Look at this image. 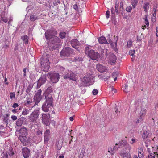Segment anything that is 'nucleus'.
Listing matches in <instances>:
<instances>
[{
    "instance_id": "1",
    "label": "nucleus",
    "mask_w": 158,
    "mask_h": 158,
    "mask_svg": "<svg viewBox=\"0 0 158 158\" xmlns=\"http://www.w3.org/2000/svg\"><path fill=\"white\" fill-rule=\"evenodd\" d=\"M45 101L43 104L42 110L45 112L49 111V108L53 106V98L52 97L45 96Z\"/></svg>"
},
{
    "instance_id": "46",
    "label": "nucleus",
    "mask_w": 158,
    "mask_h": 158,
    "mask_svg": "<svg viewBox=\"0 0 158 158\" xmlns=\"http://www.w3.org/2000/svg\"><path fill=\"white\" fill-rule=\"evenodd\" d=\"M118 74V73L117 72H114L112 74V77L114 78L115 77H117V74Z\"/></svg>"
},
{
    "instance_id": "47",
    "label": "nucleus",
    "mask_w": 158,
    "mask_h": 158,
    "mask_svg": "<svg viewBox=\"0 0 158 158\" xmlns=\"http://www.w3.org/2000/svg\"><path fill=\"white\" fill-rule=\"evenodd\" d=\"M110 12L109 10H107L106 13V16L107 19H108L110 17Z\"/></svg>"
},
{
    "instance_id": "64",
    "label": "nucleus",
    "mask_w": 158,
    "mask_h": 158,
    "mask_svg": "<svg viewBox=\"0 0 158 158\" xmlns=\"http://www.w3.org/2000/svg\"><path fill=\"white\" fill-rule=\"evenodd\" d=\"M155 108L156 109H158V103L156 105Z\"/></svg>"
},
{
    "instance_id": "36",
    "label": "nucleus",
    "mask_w": 158,
    "mask_h": 158,
    "mask_svg": "<svg viewBox=\"0 0 158 158\" xmlns=\"http://www.w3.org/2000/svg\"><path fill=\"white\" fill-rule=\"evenodd\" d=\"M26 102L28 104L31 103L32 102V99L31 98L30 96L29 97H27L26 98Z\"/></svg>"
},
{
    "instance_id": "56",
    "label": "nucleus",
    "mask_w": 158,
    "mask_h": 158,
    "mask_svg": "<svg viewBox=\"0 0 158 158\" xmlns=\"http://www.w3.org/2000/svg\"><path fill=\"white\" fill-rule=\"evenodd\" d=\"M131 141L132 142H131V143L132 144L135 143L136 142V140L134 139H131Z\"/></svg>"
},
{
    "instance_id": "11",
    "label": "nucleus",
    "mask_w": 158,
    "mask_h": 158,
    "mask_svg": "<svg viewBox=\"0 0 158 158\" xmlns=\"http://www.w3.org/2000/svg\"><path fill=\"white\" fill-rule=\"evenodd\" d=\"M74 74L71 71L68 70L65 75L64 76V79L69 78L70 79L73 80V81H76V79L74 77Z\"/></svg>"
},
{
    "instance_id": "38",
    "label": "nucleus",
    "mask_w": 158,
    "mask_h": 158,
    "mask_svg": "<svg viewBox=\"0 0 158 158\" xmlns=\"http://www.w3.org/2000/svg\"><path fill=\"white\" fill-rule=\"evenodd\" d=\"M126 11L128 12H130L132 10V7L131 6H127L126 8Z\"/></svg>"
},
{
    "instance_id": "59",
    "label": "nucleus",
    "mask_w": 158,
    "mask_h": 158,
    "mask_svg": "<svg viewBox=\"0 0 158 158\" xmlns=\"http://www.w3.org/2000/svg\"><path fill=\"white\" fill-rule=\"evenodd\" d=\"M141 28H142V29H143V30H144V29H145V28H146V25H143V26H142V27H141Z\"/></svg>"
},
{
    "instance_id": "48",
    "label": "nucleus",
    "mask_w": 158,
    "mask_h": 158,
    "mask_svg": "<svg viewBox=\"0 0 158 158\" xmlns=\"http://www.w3.org/2000/svg\"><path fill=\"white\" fill-rule=\"evenodd\" d=\"M2 156L3 158H8V155L6 153L3 152L2 154Z\"/></svg>"
},
{
    "instance_id": "29",
    "label": "nucleus",
    "mask_w": 158,
    "mask_h": 158,
    "mask_svg": "<svg viewBox=\"0 0 158 158\" xmlns=\"http://www.w3.org/2000/svg\"><path fill=\"white\" fill-rule=\"evenodd\" d=\"M60 41V40L59 38L57 36H55L53 39L52 43H59Z\"/></svg>"
},
{
    "instance_id": "44",
    "label": "nucleus",
    "mask_w": 158,
    "mask_h": 158,
    "mask_svg": "<svg viewBox=\"0 0 158 158\" xmlns=\"http://www.w3.org/2000/svg\"><path fill=\"white\" fill-rule=\"evenodd\" d=\"M29 111L26 110H24L22 112V114L23 115H26L28 114Z\"/></svg>"
},
{
    "instance_id": "49",
    "label": "nucleus",
    "mask_w": 158,
    "mask_h": 158,
    "mask_svg": "<svg viewBox=\"0 0 158 158\" xmlns=\"http://www.w3.org/2000/svg\"><path fill=\"white\" fill-rule=\"evenodd\" d=\"M73 8L76 11L78 10V6L76 4H74L73 6Z\"/></svg>"
},
{
    "instance_id": "10",
    "label": "nucleus",
    "mask_w": 158,
    "mask_h": 158,
    "mask_svg": "<svg viewBox=\"0 0 158 158\" xmlns=\"http://www.w3.org/2000/svg\"><path fill=\"white\" fill-rule=\"evenodd\" d=\"M47 76L46 75H43L41 76L37 81V88H40L42 85L45 84L46 81Z\"/></svg>"
},
{
    "instance_id": "17",
    "label": "nucleus",
    "mask_w": 158,
    "mask_h": 158,
    "mask_svg": "<svg viewBox=\"0 0 158 158\" xmlns=\"http://www.w3.org/2000/svg\"><path fill=\"white\" fill-rule=\"evenodd\" d=\"M97 68L98 70L100 72H103L106 70V68L105 66L99 64H97Z\"/></svg>"
},
{
    "instance_id": "7",
    "label": "nucleus",
    "mask_w": 158,
    "mask_h": 158,
    "mask_svg": "<svg viewBox=\"0 0 158 158\" xmlns=\"http://www.w3.org/2000/svg\"><path fill=\"white\" fill-rule=\"evenodd\" d=\"M73 53V51L71 48L67 47L63 48L60 52V55L62 57L69 56Z\"/></svg>"
},
{
    "instance_id": "52",
    "label": "nucleus",
    "mask_w": 158,
    "mask_h": 158,
    "mask_svg": "<svg viewBox=\"0 0 158 158\" xmlns=\"http://www.w3.org/2000/svg\"><path fill=\"white\" fill-rule=\"evenodd\" d=\"M18 106H19V105L17 103H14L12 105V107L13 108H15L16 107H17Z\"/></svg>"
},
{
    "instance_id": "40",
    "label": "nucleus",
    "mask_w": 158,
    "mask_h": 158,
    "mask_svg": "<svg viewBox=\"0 0 158 158\" xmlns=\"http://www.w3.org/2000/svg\"><path fill=\"white\" fill-rule=\"evenodd\" d=\"M10 97L11 99L15 98V95L14 92L10 93Z\"/></svg>"
},
{
    "instance_id": "60",
    "label": "nucleus",
    "mask_w": 158,
    "mask_h": 158,
    "mask_svg": "<svg viewBox=\"0 0 158 158\" xmlns=\"http://www.w3.org/2000/svg\"><path fill=\"white\" fill-rule=\"evenodd\" d=\"M69 119L71 121H73L74 120V119L73 117H71L69 118Z\"/></svg>"
},
{
    "instance_id": "57",
    "label": "nucleus",
    "mask_w": 158,
    "mask_h": 158,
    "mask_svg": "<svg viewBox=\"0 0 158 158\" xmlns=\"http://www.w3.org/2000/svg\"><path fill=\"white\" fill-rule=\"evenodd\" d=\"M156 36L158 37V27H156Z\"/></svg>"
},
{
    "instance_id": "25",
    "label": "nucleus",
    "mask_w": 158,
    "mask_h": 158,
    "mask_svg": "<svg viewBox=\"0 0 158 158\" xmlns=\"http://www.w3.org/2000/svg\"><path fill=\"white\" fill-rule=\"evenodd\" d=\"M143 152L142 149H140L139 151L138 156L139 158H143Z\"/></svg>"
},
{
    "instance_id": "58",
    "label": "nucleus",
    "mask_w": 158,
    "mask_h": 158,
    "mask_svg": "<svg viewBox=\"0 0 158 158\" xmlns=\"http://www.w3.org/2000/svg\"><path fill=\"white\" fill-rule=\"evenodd\" d=\"M156 8H157V5L154 6V8H153V11H154V12H156Z\"/></svg>"
},
{
    "instance_id": "41",
    "label": "nucleus",
    "mask_w": 158,
    "mask_h": 158,
    "mask_svg": "<svg viewBox=\"0 0 158 158\" xmlns=\"http://www.w3.org/2000/svg\"><path fill=\"white\" fill-rule=\"evenodd\" d=\"M111 16L112 17H114L115 15V11L114 9L112 8L111 9Z\"/></svg>"
},
{
    "instance_id": "33",
    "label": "nucleus",
    "mask_w": 158,
    "mask_h": 158,
    "mask_svg": "<svg viewBox=\"0 0 158 158\" xmlns=\"http://www.w3.org/2000/svg\"><path fill=\"white\" fill-rule=\"evenodd\" d=\"M16 124L17 126H20L23 124V121L21 119H19L16 122Z\"/></svg>"
},
{
    "instance_id": "13",
    "label": "nucleus",
    "mask_w": 158,
    "mask_h": 158,
    "mask_svg": "<svg viewBox=\"0 0 158 158\" xmlns=\"http://www.w3.org/2000/svg\"><path fill=\"white\" fill-rule=\"evenodd\" d=\"M121 156L123 158H131V155L130 153H128V151L126 150H123L119 153Z\"/></svg>"
},
{
    "instance_id": "21",
    "label": "nucleus",
    "mask_w": 158,
    "mask_h": 158,
    "mask_svg": "<svg viewBox=\"0 0 158 158\" xmlns=\"http://www.w3.org/2000/svg\"><path fill=\"white\" fill-rule=\"evenodd\" d=\"M155 157L158 158V149L156 152H153V153H150L148 156V158H155Z\"/></svg>"
},
{
    "instance_id": "20",
    "label": "nucleus",
    "mask_w": 158,
    "mask_h": 158,
    "mask_svg": "<svg viewBox=\"0 0 158 158\" xmlns=\"http://www.w3.org/2000/svg\"><path fill=\"white\" fill-rule=\"evenodd\" d=\"M19 132L21 135L26 136L27 134L28 131L26 128H22L20 129Z\"/></svg>"
},
{
    "instance_id": "55",
    "label": "nucleus",
    "mask_w": 158,
    "mask_h": 158,
    "mask_svg": "<svg viewBox=\"0 0 158 158\" xmlns=\"http://www.w3.org/2000/svg\"><path fill=\"white\" fill-rule=\"evenodd\" d=\"M114 40L115 41V44L116 45L117 42V41H118L117 36H116L115 37V36H114Z\"/></svg>"
},
{
    "instance_id": "51",
    "label": "nucleus",
    "mask_w": 158,
    "mask_h": 158,
    "mask_svg": "<svg viewBox=\"0 0 158 158\" xmlns=\"http://www.w3.org/2000/svg\"><path fill=\"white\" fill-rule=\"evenodd\" d=\"M11 118L13 121H15L17 119V117L16 116L12 115L11 116Z\"/></svg>"
},
{
    "instance_id": "32",
    "label": "nucleus",
    "mask_w": 158,
    "mask_h": 158,
    "mask_svg": "<svg viewBox=\"0 0 158 158\" xmlns=\"http://www.w3.org/2000/svg\"><path fill=\"white\" fill-rule=\"evenodd\" d=\"M83 79V82L85 83H88L90 81V78L89 77L85 76L84 77Z\"/></svg>"
},
{
    "instance_id": "28",
    "label": "nucleus",
    "mask_w": 158,
    "mask_h": 158,
    "mask_svg": "<svg viewBox=\"0 0 158 158\" xmlns=\"http://www.w3.org/2000/svg\"><path fill=\"white\" fill-rule=\"evenodd\" d=\"M138 0H131V3L132 6V7L134 8L137 4Z\"/></svg>"
},
{
    "instance_id": "14",
    "label": "nucleus",
    "mask_w": 158,
    "mask_h": 158,
    "mask_svg": "<svg viewBox=\"0 0 158 158\" xmlns=\"http://www.w3.org/2000/svg\"><path fill=\"white\" fill-rule=\"evenodd\" d=\"M50 136V131L49 129H47L44 133V139L45 143H47L49 140Z\"/></svg>"
},
{
    "instance_id": "6",
    "label": "nucleus",
    "mask_w": 158,
    "mask_h": 158,
    "mask_svg": "<svg viewBox=\"0 0 158 158\" xmlns=\"http://www.w3.org/2000/svg\"><path fill=\"white\" fill-rule=\"evenodd\" d=\"M85 53L88 54V56L93 60H96L100 57V55L98 53L95 52L93 50L89 51L86 50Z\"/></svg>"
},
{
    "instance_id": "62",
    "label": "nucleus",
    "mask_w": 158,
    "mask_h": 158,
    "mask_svg": "<svg viewBox=\"0 0 158 158\" xmlns=\"http://www.w3.org/2000/svg\"><path fill=\"white\" fill-rule=\"evenodd\" d=\"M109 43L111 44V45H113V42L111 40H110L109 42Z\"/></svg>"
},
{
    "instance_id": "34",
    "label": "nucleus",
    "mask_w": 158,
    "mask_h": 158,
    "mask_svg": "<svg viewBox=\"0 0 158 158\" xmlns=\"http://www.w3.org/2000/svg\"><path fill=\"white\" fill-rule=\"evenodd\" d=\"M156 13L154 12L152 15V22H154L156 21Z\"/></svg>"
},
{
    "instance_id": "45",
    "label": "nucleus",
    "mask_w": 158,
    "mask_h": 158,
    "mask_svg": "<svg viewBox=\"0 0 158 158\" xmlns=\"http://www.w3.org/2000/svg\"><path fill=\"white\" fill-rule=\"evenodd\" d=\"M1 20L5 23H6L8 21V19L6 18L2 17Z\"/></svg>"
},
{
    "instance_id": "31",
    "label": "nucleus",
    "mask_w": 158,
    "mask_h": 158,
    "mask_svg": "<svg viewBox=\"0 0 158 158\" xmlns=\"http://www.w3.org/2000/svg\"><path fill=\"white\" fill-rule=\"evenodd\" d=\"M148 135L149 133L147 131H144L142 136V138L143 139H146L148 137Z\"/></svg>"
},
{
    "instance_id": "30",
    "label": "nucleus",
    "mask_w": 158,
    "mask_h": 158,
    "mask_svg": "<svg viewBox=\"0 0 158 158\" xmlns=\"http://www.w3.org/2000/svg\"><path fill=\"white\" fill-rule=\"evenodd\" d=\"M66 35V33L64 32H61L59 33V36L62 39L65 38Z\"/></svg>"
},
{
    "instance_id": "18",
    "label": "nucleus",
    "mask_w": 158,
    "mask_h": 158,
    "mask_svg": "<svg viewBox=\"0 0 158 158\" xmlns=\"http://www.w3.org/2000/svg\"><path fill=\"white\" fill-rule=\"evenodd\" d=\"M30 152L28 149L24 148L23 150V153L24 158H28L29 156Z\"/></svg>"
},
{
    "instance_id": "15",
    "label": "nucleus",
    "mask_w": 158,
    "mask_h": 158,
    "mask_svg": "<svg viewBox=\"0 0 158 158\" xmlns=\"http://www.w3.org/2000/svg\"><path fill=\"white\" fill-rule=\"evenodd\" d=\"M71 44L72 46L76 49H78L79 48L78 46L79 44V42L77 39L72 40L71 41Z\"/></svg>"
},
{
    "instance_id": "53",
    "label": "nucleus",
    "mask_w": 158,
    "mask_h": 158,
    "mask_svg": "<svg viewBox=\"0 0 158 158\" xmlns=\"http://www.w3.org/2000/svg\"><path fill=\"white\" fill-rule=\"evenodd\" d=\"M60 0H55V3L56 5H58V4H60Z\"/></svg>"
},
{
    "instance_id": "50",
    "label": "nucleus",
    "mask_w": 158,
    "mask_h": 158,
    "mask_svg": "<svg viewBox=\"0 0 158 158\" xmlns=\"http://www.w3.org/2000/svg\"><path fill=\"white\" fill-rule=\"evenodd\" d=\"M42 134V131L40 130H38L37 132V135H38L41 136Z\"/></svg>"
},
{
    "instance_id": "8",
    "label": "nucleus",
    "mask_w": 158,
    "mask_h": 158,
    "mask_svg": "<svg viewBox=\"0 0 158 158\" xmlns=\"http://www.w3.org/2000/svg\"><path fill=\"white\" fill-rule=\"evenodd\" d=\"M42 91L41 89H40L38 90L37 92L35 94L34 99L35 101V103L34 105V106L37 105L42 99V96L41 95Z\"/></svg>"
},
{
    "instance_id": "4",
    "label": "nucleus",
    "mask_w": 158,
    "mask_h": 158,
    "mask_svg": "<svg viewBox=\"0 0 158 158\" xmlns=\"http://www.w3.org/2000/svg\"><path fill=\"white\" fill-rule=\"evenodd\" d=\"M57 32L56 30L54 28H51L47 30L45 32V37L48 40H50L56 35Z\"/></svg>"
},
{
    "instance_id": "63",
    "label": "nucleus",
    "mask_w": 158,
    "mask_h": 158,
    "mask_svg": "<svg viewBox=\"0 0 158 158\" xmlns=\"http://www.w3.org/2000/svg\"><path fill=\"white\" fill-rule=\"evenodd\" d=\"M64 158V156L63 155L59 156V158Z\"/></svg>"
},
{
    "instance_id": "22",
    "label": "nucleus",
    "mask_w": 158,
    "mask_h": 158,
    "mask_svg": "<svg viewBox=\"0 0 158 158\" xmlns=\"http://www.w3.org/2000/svg\"><path fill=\"white\" fill-rule=\"evenodd\" d=\"M146 110L145 109H142L140 112V119H143L146 114Z\"/></svg>"
},
{
    "instance_id": "35",
    "label": "nucleus",
    "mask_w": 158,
    "mask_h": 158,
    "mask_svg": "<svg viewBox=\"0 0 158 158\" xmlns=\"http://www.w3.org/2000/svg\"><path fill=\"white\" fill-rule=\"evenodd\" d=\"M37 17L35 16L31 15L30 16V19L31 21L33 22L37 19Z\"/></svg>"
},
{
    "instance_id": "12",
    "label": "nucleus",
    "mask_w": 158,
    "mask_h": 158,
    "mask_svg": "<svg viewBox=\"0 0 158 158\" xmlns=\"http://www.w3.org/2000/svg\"><path fill=\"white\" fill-rule=\"evenodd\" d=\"M116 56L113 53L110 54L108 60V63L110 64H114L116 62Z\"/></svg>"
},
{
    "instance_id": "23",
    "label": "nucleus",
    "mask_w": 158,
    "mask_h": 158,
    "mask_svg": "<svg viewBox=\"0 0 158 158\" xmlns=\"http://www.w3.org/2000/svg\"><path fill=\"white\" fill-rule=\"evenodd\" d=\"M115 11L116 14H118V7L119 6V3L118 1H117L115 2Z\"/></svg>"
},
{
    "instance_id": "5",
    "label": "nucleus",
    "mask_w": 158,
    "mask_h": 158,
    "mask_svg": "<svg viewBox=\"0 0 158 158\" xmlns=\"http://www.w3.org/2000/svg\"><path fill=\"white\" fill-rule=\"evenodd\" d=\"M47 76L48 77H50L51 81L52 83H54L57 82L59 78V74L56 73H49Z\"/></svg>"
},
{
    "instance_id": "54",
    "label": "nucleus",
    "mask_w": 158,
    "mask_h": 158,
    "mask_svg": "<svg viewBox=\"0 0 158 158\" xmlns=\"http://www.w3.org/2000/svg\"><path fill=\"white\" fill-rule=\"evenodd\" d=\"M129 146H130V145L128 144H126L125 145V148L126 149L125 150H127V149L129 148Z\"/></svg>"
},
{
    "instance_id": "24",
    "label": "nucleus",
    "mask_w": 158,
    "mask_h": 158,
    "mask_svg": "<svg viewBox=\"0 0 158 158\" xmlns=\"http://www.w3.org/2000/svg\"><path fill=\"white\" fill-rule=\"evenodd\" d=\"M21 39L24 41L25 44H28V38L27 36L24 35L21 37Z\"/></svg>"
},
{
    "instance_id": "9",
    "label": "nucleus",
    "mask_w": 158,
    "mask_h": 158,
    "mask_svg": "<svg viewBox=\"0 0 158 158\" xmlns=\"http://www.w3.org/2000/svg\"><path fill=\"white\" fill-rule=\"evenodd\" d=\"M50 115L49 113H43L42 114L41 120L43 124L47 125L49 122Z\"/></svg>"
},
{
    "instance_id": "39",
    "label": "nucleus",
    "mask_w": 158,
    "mask_h": 158,
    "mask_svg": "<svg viewBox=\"0 0 158 158\" xmlns=\"http://www.w3.org/2000/svg\"><path fill=\"white\" fill-rule=\"evenodd\" d=\"M132 42L131 40H129L127 42V46L128 48H130L132 46Z\"/></svg>"
},
{
    "instance_id": "27",
    "label": "nucleus",
    "mask_w": 158,
    "mask_h": 158,
    "mask_svg": "<svg viewBox=\"0 0 158 158\" xmlns=\"http://www.w3.org/2000/svg\"><path fill=\"white\" fill-rule=\"evenodd\" d=\"M26 137L25 136H19L18 138L22 143H24L26 140Z\"/></svg>"
},
{
    "instance_id": "3",
    "label": "nucleus",
    "mask_w": 158,
    "mask_h": 158,
    "mask_svg": "<svg viewBox=\"0 0 158 158\" xmlns=\"http://www.w3.org/2000/svg\"><path fill=\"white\" fill-rule=\"evenodd\" d=\"M40 114L39 110H34L29 116V121L32 123H33L35 122L36 123V121L39 118Z\"/></svg>"
},
{
    "instance_id": "19",
    "label": "nucleus",
    "mask_w": 158,
    "mask_h": 158,
    "mask_svg": "<svg viewBox=\"0 0 158 158\" xmlns=\"http://www.w3.org/2000/svg\"><path fill=\"white\" fill-rule=\"evenodd\" d=\"M98 41L100 44H108L109 43L107 42L106 38L103 36L99 37L98 39Z\"/></svg>"
},
{
    "instance_id": "42",
    "label": "nucleus",
    "mask_w": 158,
    "mask_h": 158,
    "mask_svg": "<svg viewBox=\"0 0 158 158\" xmlns=\"http://www.w3.org/2000/svg\"><path fill=\"white\" fill-rule=\"evenodd\" d=\"M135 53V51L134 50H130L129 52V54L131 56H133Z\"/></svg>"
},
{
    "instance_id": "61",
    "label": "nucleus",
    "mask_w": 158,
    "mask_h": 158,
    "mask_svg": "<svg viewBox=\"0 0 158 158\" xmlns=\"http://www.w3.org/2000/svg\"><path fill=\"white\" fill-rule=\"evenodd\" d=\"M127 149H128L129 150V153L130 152L131 150V147L130 146H129V148H128Z\"/></svg>"
},
{
    "instance_id": "37",
    "label": "nucleus",
    "mask_w": 158,
    "mask_h": 158,
    "mask_svg": "<svg viewBox=\"0 0 158 158\" xmlns=\"http://www.w3.org/2000/svg\"><path fill=\"white\" fill-rule=\"evenodd\" d=\"M143 19H144V23L147 26H148L149 25V23L148 20L147 19V15H145V18H143Z\"/></svg>"
},
{
    "instance_id": "2",
    "label": "nucleus",
    "mask_w": 158,
    "mask_h": 158,
    "mask_svg": "<svg viewBox=\"0 0 158 158\" xmlns=\"http://www.w3.org/2000/svg\"><path fill=\"white\" fill-rule=\"evenodd\" d=\"M50 63L48 59L42 57L40 59V64L41 69L45 72H48L50 68Z\"/></svg>"
},
{
    "instance_id": "43",
    "label": "nucleus",
    "mask_w": 158,
    "mask_h": 158,
    "mask_svg": "<svg viewBox=\"0 0 158 158\" xmlns=\"http://www.w3.org/2000/svg\"><path fill=\"white\" fill-rule=\"evenodd\" d=\"M98 93V91L96 89H94L92 91V93L94 95H96Z\"/></svg>"
},
{
    "instance_id": "26",
    "label": "nucleus",
    "mask_w": 158,
    "mask_h": 158,
    "mask_svg": "<svg viewBox=\"0 0 158 158\" xmlns=\"http://www.w3.org/2000/svg\"><path fill=\"white\" fill-rule=\"evenodd\" d=\"M149 3L146 2L144 3L143 6V8L144 9V11L145 12H147V10L149 9Z\"/></svg>"
},
{
    "instance_id": "16",
    "label": "nucleus",
    "mask_w": 158,
    "mask_h": 158,
    "mask_svg": "<svg viewBox=\"0 0 158 158\" xmlns=\"http://www.w3.org/2000/svg\"><path fill=\"white\" fill-rule=\"evenodd\" d=\"M118 144L117 143L115 144V145L113 148L111 147L109 148L108 149V152L112 155H113L116 151L118 150Z\"/></svg>"
}]
</instances>
